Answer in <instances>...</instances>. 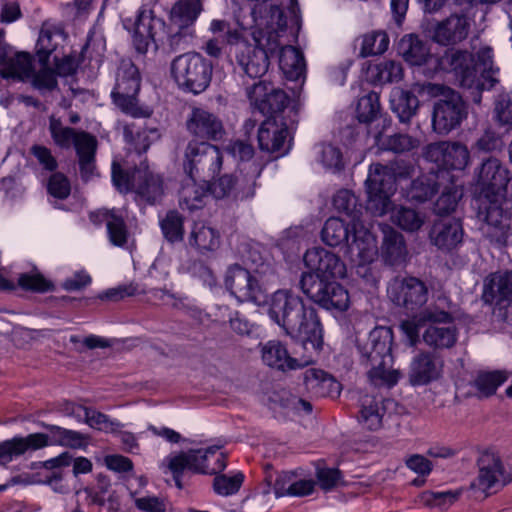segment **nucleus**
I'll list each match as a JSON object with an SVG mask.
<instances>
[{"mask_svg": "<svg viewBox=\"0 0 512 512\" xmlns=\"http://www.w3.org/2000/svg\"><path fill=\"white\" fill-rule=\"evenodd\" d=\"M352 234L351 221L345 222L339 217H330L324 223L321 230L322 241L330 246L337 247L342 244H347Z\"/></svg>", "mask_w": 512, "mask_h": 512, "instance_id": "c9c22d12", "label": "nucleus"}, {"mask_svg": "<svg viewBox=\"0 0 512 512\" xmlns=\"http://www.w3.org/2000/svg\"><path fill=\"white\" fill-rule=\"evenodd\" d=\"M303 261L308 272L314 273L318 279L328 281V279L346 276L345 263L337 254L323 247L308 249L303 256Z\"/></svg>", "mask_w": 512, "mask_h": 512, "instance_id": "6ab92c4d", "label": "nucleus"}, {"mask_svg": "<svg viewBox=\"0 0 512 512\" xmlns=\"http://www.w3.org/2000/svg\"><path fill=\"white\" fill-rule=\"evenodd\" d=\"M429 97H442L434 103L432 127L440 135H446L457 128L467 117V106L456 91L442 84L425 83L421 90Z\"/></svg>", "mask_w": 512, "mask_h": 512, "instance_id": "0eeeda50", "label": "nucleus"}, {"mask_svg": "<svg viewBox=\"0 0 512 512\" xmlns=\"http://www.w3.org/2000/svg\"><path fill=\"white\" fill-rule=\"evenodd\" d=\"M414 166L403 160L387 165L372 164L365 181L367 202L366 209L374 216L386 214L391 205L390 196L396 190V182L411 176Z\"/></svg>", "mask_w": 512, "mask_h": 512, "instance_id": "39448f33", "label": "nucleus"}, {"mask_svg": "<svg viewBox=\"0 0 512 512\" xmlns=\"http://www.w3.org/2000/svg\"><path fill=\"white\" fill-rule=\"evenodd\" d=\"M351 228L352 234L346 244L345 256L357 266L372 263L379 254L376 237L363 222L356 221Z\"/></svg>", "mask_w": 512, "mask_h": 512, "instance_id": "dca6fc26", "label": "nucleus"}, {"mask_svg": "<svg viewBox=\"0 0 512 512\" xmlns=\"http://www.w3.org/2000/svg\"><path fill=\"white\" fill-rule=\"evenodd\" d=\"M392 343V329L384 326L374 328L365 340L358 341L360 363L368 368V379L376 387H392L401 376L399 370L392 368Z\"/></svg>", "mask_w": 512, "mask_h": 512, "instance_id": "7ed1b4c3", "label": "nucleus"}, {"mask_svg": "<svg viewBox=\"0 0 512 512\" xmlns=\"http://www.w3.org/2000/svg\"><path fill=\"white\" fill-rule=\"evenodd\" d=\"M269 315L287 335L300 342L306 354L300 358L291 357L280 341L270 340L261 348L263 362L280 371L296 370L314 362L323 345L321 324L315 309L306 306L299 296L290 291L278 290L272 295Z\"/></svg>", "mask_w": 512, "mask_h": 512, "instance_id": "f257e3e1", "label": "nucleus"}, {"mask_svg": "<svg viewBox=\"0 0 512 512\" xmlns=\"http://www.w3.org/2000/svg\"><path fill=\"white\" fill-rule=\"evenodd\" d=\"M334 208L350 218L351 225L354 222H362L360 209L357 208V198L349 190H340L333 198Z\"/></svg>", "mask_w": 512, "mask_h": 512, "instance_id": "864d4df0", "label": "nucleus"}, {"mask_svg": "<svg viewBox=\"0 0 512 512\" xmlns=\"http://www.w3.org/2000/svg\"><path fill=\"white\" fill-rule=\"evenodd\" d=\"M435 70L454 73L463 88L475 89L482 85L478 79L475 57L467 50L448 49L435 59Z\"/></svg>", "mask_w": 512, "mask_h": 512, "instance_id": "ddd939ff", "label": "nucleus"}, {"mask_svg": "<svg viewBox=\"0 0 512 512\" xmlns=\"http://www.w3.org/2000/svg\"><path fill=\"white\" fill-rule=\"evenodd\" d=\"M370 71L379 84L398 82L403 77L401 63L393 60L383 61L371 68Z\"/></svg>", "mask_w": 512, "mask_h": 512, "instance_id": "4d7b16f0", "label": "nucleus"}, {"mask_svg": "<svg viewBox=\"0 0 512 512\" xmlns=\"http://www.w3.org/2000/svg\"><path fill=\"white\" fill-rule=\"evenodd\" d=\"M389 299L397 306L414 311L428 300L429 290L426 284L416 277L393 279L387 289Z\"/></svg>", "mask_w": 512, "mask_h": 512, "instance_id": "4468645a", "label": "nucleus"}, {"mask_svg": "<svg viewBox=\"0 0 512 512\" xmlns=\"http://www.w3.org/2000/svg\"><path fill=\"white\" fill-rule=\"evenodd\" d=\"M3 78L25 79L32 76V58L28 53L11 51L5 66L0 69Z\"/></svg>", "mask_w": 512, "mask_h": 512, "instance_id": "a19ab883", "label": "nucleus"}, {"mask_svg": "<svg viewBox=\"0 0 512 512\" xmlns=\"http://www.w3.org/2000/svg\"><path fill=\"white\" fill-rule=\"evenodd\" d=\"M160 226L164 237L171 243L179 242L184 237V218L177 211H169L161 220Z\"/></svg>", "mask_w": 512, "mask_h": 512, "instance_id": "6e6d98bb", "label": "nucleus"}, {"mask_svg": "<svg viewBox=\"0 0 512 512\" xmlns=\"http://www.w3.org/2000/svg\"><path fill=\"white\" fill-rule=\"evenodd\" d=\"M49 131L55 145L62 149L70 148L79 133L71 127L63 126L61 120L54 116L49 118Z\"/></svg>", "mask_w": 512, "mask_h": 512, "instance_id": "5fc2aeb1", "label": "nucleus"}, {"mask_svg": "<svg viewBox=\"0 0 512 512\" xmlns=\"http://www.w3.org/2000/svg\"><path fill=\"white\" fill-rule=\"evenodd\" d=\"M243 480L244 475L240 472L233 476L218 475L214 478L213 488L218 495L229 496L238 492Z\"/></svg>", "mask_w": 512, "mask_h": 512, "instance_id": "680f3d73", "label": "nucleus"}, {"mask_svg": "<svg viewBox=\"0 0 512 512\" xmlns=\"http://www.w3.org/2000/svg\"><path fill=\"white\" fill-rule=\"evenodd\" d=\"M140 73L129 58L119 62L116 73V84L111 93L114 103L126 114L133 117L142 116L138 107L137 94L140 90Z\"/></svg>", "mask_w": 512, "mask_h": 512, "instance_id": "9b49d317", "label": "nucleus"}, {"mask_svg": "<svg viewBox=\"0 0 512 512\" xmlns=\"http://www.w3.org/2000/svg\"><path fill=\"white\" fill-rule=\"evenodd\" d=\"M494 104L496 121L500 125L512 128V96L509 93H501L495 99Z\"/></svg>", "mask_w": 512, "mask_h": 512, "instance_id": "0e129e2a", "label": "nucleus"}, {"mask_svg": "<svg viewBox=\"0 0 512 512\" xmlns=\"http://www.w3.org/2000/svg\"><path fill=\"white\" fill-rule=\"evenodd\" d=\"M202 11L200 0H179L170 12L171 23L179 30L191 26Z\"/></svg>", "mask_w": 512, "mask_h": 512, "instance_id": "58836bf2", "label": "nucleus"}, {"mask_svg": "<svg viewBox=\"0 0 512 512\" xmlns=\"http://www.w3.org/2000/svg\"><path fill=\"white\" fill-rule=\"evenodd\" d=\"M17 284L21 289L35 293H46L53 291L55 288L53 282L45 278L37 270H34L31 273L20 274Z\"/></svg>", "mask_w": 512, "mask_h": 512, "instance_id": "13d9d810", "label": "nucleus"}, {"mask_svg": "<svg viewBox=\"0 0 512 512\" xmlns=\"http://www.w3.org/2000/svg\"><path fill=\"white\" fill-rule=\"evenodd\" d=\"M197 181L190 178L182 186L179 193V205L182 209L194 211L204 207L208 192L206 186L198 184Z\"/></svg>", "mask_w": 512, "mask_h": 512, "instance_id": "ea45409f", "label": "nucleus"}, {"mask_svg": "<svg viewBox=\"0 0 512 512\" xmlns=\"http://www.w3.org/2000/svg\"><path fill=\"white\" fill-rule=\"evenodd\" d=\"M234 185L235 177L233 174H225L211 185V193L217 199H234Z\"/></svg>", "mask_w": 512, "mask_h": 512, "instance_id": "774afa93", "label": "nucleus"}, {"mask_svg": "<svg viewBox=\"0 0 512 512\" xmlns=\"http://www.w3.org/2000/svg\"><path fill=\"white\" fill-rule=\"evenodd\" d=\"M288 136V125L278 121L276 117H268L258 130V144L262 151L268 153L285 152V142Z\"/></svg>", "mask_w": 512, "mask_h": 512, "instance_id": "393cba45", "label": "nucleus"}, {"mask_svg": "<svg viewBox=\"0 0 512 512\" xmlns=\"http://www.w3.org/2000/svg\"><path fill=\"white\" fill-rule=\"evenodd\" d=\"M477 61L475 60L477 71L481 69L480 74L478 73V79L483 85L477 86V91L490 90L498 82L496 74L498 68L493 65V50L491 47H481L476 53Z\"/></svg>", "mask_w": 512, "mask_h": 512, "instance_id": "e433bc0d", "label": "nucleus"}, {"mask_svg": "<svg viewBox=\"0 0 512 512\" xmlns=\"http://www.w3.org/2000/svg\"><path fill=\"white\" fill-rule=\"evenodd\" d=\"M383 414L379 400L368 395L362 398L358 420L363 427L371 431L378 430L382 426Z\"/></svg>", "mask_w": 512, "mask_h": 512, "instance_id": "37998d69", "label": "nucleus"}, {"mask_svg": "<svg viewBox=\"0 0 512 512\" xmlns=\"http://www.w3.org/2000/svg\"><path fill=\"white\" fill-rule=\"evenodd\" d=\"M171 74L181 89L199 94L211 82L212 65L198 53H185L172 61Z\"/></svg>", "mask_w": 512, "mask_h": 512, "instance_id": "6e6552de", "label": "nucleus"}, {"mask_svg": "<svg viewBox=\"0 0 512 512\" xmlns=\"http://www.w3.org/2000/svg\"><path fill=\"white\" fill-rule=\"evenodd\" d=\"M246 95L251 105L261 114L276 117L278 121L279 114L284 111L289 102V97L283 90L276 89L270 83L263 81L248 87Z\"/></svg>", "mask_w": 512, "mask_h": 512, "instance_id": "f3484780", "label": "nucleus"}, {"mask_svg": "<svg viewBox=\"0 0 512 512\" xmlns=\"http://www.w3.org/2000/svg\"><path fill=\"white\" fill-rule=\"evenodd\" d=\"M400 52L409 64L423 65L429 62L435 64V57L430 53L428 45L418 36L405 35L399 44Z\"/></svg>", "mask_w": 512, "mask_h": 512, "instance_id": "2f4dec72", "label": "nucleus"}, {"mask_svg": "<svg viewBox=\"0 0 512 512\" xmlns=\"http://www.w3.org/2000/svg\"><path fill=\"white\" fill-rule=\"evenodd\" d=\"M84 411V421L91 428L105 433H114L122 426L120 422L108 415L89 407H81Z\"/></svg>", "mask_w": 512, "mask_h": 512, "instance_id": "603ef678", "label": "nucleus"}, {"mask_svg": "<svg viewBox=\"0 0 512 512\" xmlns=\"http://www.w3.org/2000/svg\"><path fill=\"white\" fill-rule=\"evenodd\" d=\"M156 133L154 129H146L137 126L135 122L127 123L124 126V138L127 144L131 146L136 153H145L150 147L151 140L149 134Z\"/></svg>", "mask_w": 512, "mask_h": 512, "instance_id": "de8ad7c7", "label": "nucleus"}, {"mask_svg": "<svg viewBox=\"0 0 512 512\" xmlns=\"http://www.w3.org/2000/svg\"><path fill=\"white\" fill-rule=\"evenodd\" d=\"M509 171L497 158L483 161L475 183V196H505Z\"/></svg>", "mask_w": 512, "mask_h": 512, "instance_id": "a211bd4d", "label": "nucleus"}, {"mask_svg": "<svg viewBox=\"0 0 512 512\" xmlns=\"http://www.w3.org/2000/svg\"><path fill=\"white\" fill-rule=\"evenodd\" d=\"M478 481L485 489L502 488L512 481V473L507 468L500 456L491 451L483 452L478 458Z\"/></svg>", "mask_w": 512, "mask_h": 512, "instance_id": "412c9836", "label": "nucleus"}, {"mask_svg": "<svg viewBox=\"0 0 512 512\" xmlns=\"http://www.w3.org/2000/svg\"><path fill=\"white\" fill-rule=\"evenodd\" d=\"M390 106L399 120L403 123H407L416 114L419 100L409 91L394 88L390 95Z\"/></svg>", "mask_w": 512, "mask_h": 512, "instance_id": "4c0bfd02", "label": "nucleus"}, {"mask_svg": "<svg viewBox=\"0 0 512 512\" xmlns=\"http://www.w3.org/2000/svg\"><path fill=\"white\" fill-rule=\"evenodd\" d=\"M469 162L470 152L467 146L459 142H449L444 168L462 170L468 166Z\"/></svg>", "mask_w": 512, "mask_h": 512, "instance_id": "bf43d9fd", "label": "nucleus"}, {"mask_svg": "<svg viewBox=\"0 0 512 512\" xmlns=\"http://www.w3.org/2000/svg\"><path fill=\"white\" fill-rule=\"evenodd\" d=\"M133 191L146 203L156 204L164 195L163 178L150 170L147 164L141 163L133 171Z\"/></svg>", "mask_w": 512, "mask_h": 512, "instance_id": "4be33fe9", "label": "nucleus"}, {"mask_svg": "<svg viewBox=\"0 0 512 512\" xmlns=\"http://www.w3.org/2000/svg\"><path fill=\"white\" fill-rule=\"evenodd\" d=\"M464 230L459 219L444 218L434 222L429 237L438 249L449 252L463 241Z\"/></svg>", "mask_w": 512, "mask_h": 512, "instance_id": "5701e85b", "label": "nucleus"}, {"mask_svg": "<svg viewBox=\"0 0 512 512\" xmlns=\"http://www.w3.org/2000/svg\"><path fill=\"white\" fill-rule=\"evenodd\" d=\"M73 146L76 150L78 159L86 157L95 158L97 140L93 135L85 131H79Z\"/></svg>", "mask_w": 512, "mask_h": 512, "instance_id": "338daca9", "label": "nucleus"}, {"mask_svg": "<svg viewBox=\"0 0 512 512\" xmlns=\"http://www.w3.org/2000/svg\"><path fill=\"white\" fill-rule=\"evenodd\" d=\"M470 29V21L466 15L453 14L438 23L433 39L442 45H453L465 40Z\"/></svg>", "mask_w": 512, "mask_h": 512, "instance_id": "bb28decb", "label": "nucleus"}, {"mask_svg": "<svg viewBox=\"0 0 512 512\" xmlns=\"http://www.w3.org/2000/svg\"><path fill=\"white\" fill-rule=\"evenodd\" d=\"M380 111L379 96L370 92L358 100L356 107L357 119L363 123L372 122Z\"/></svg>", "mask_w": 512, "mask_h": 512, "instance_id": "052dcab7", "label": "nucleus"}, {"mask_svg": "<svg viewBox=\"0 0 512 512\" xmlns=\"http://www.w3.org/2000/svg\"><path fill=\"white\" fill-rule=\"evenodd\" d=\"M189 244L201 253L215 251L220 246V234L203 222H195L189 234Z\"/></svg>", "mask_w": 512, "mask_h": 512, "instance_id": "72a5a7b5", "label": "nucleus"}, {"mask_svg": "<svg viewBox=\"0 0 512 512\" xmlns=\"http://www.w3.org/2000/svg\"><path fill=\"white\" fill-rule=\"evenodd\" d=\"M507 377L500 371L481 372L473 381L478 397H489L506 381Z\"/></svg>", "mask_w": 512, "mask_h": 512, "instance_id": "8fccbe9b", "label": "nucleus"}, {"mask_svg": "<svg viewBox=\"0 0 512 512\" xmlns=\"http://www.w3.org/2000/svg\"><path fill=\"white\" fill-rule=\"evenodd\" d=\"M60 27L44 22L37 41V54L41 61H47L50 54L56 49L57 43L54 38L61 36Z\"/></svg>", "mask_w": 512, "mask_h": 512, "instance_id": "3c124183", "label": "nucleus"}, {"mask_svg": "<svg viewBox=\"0 0 512 512\" xmlns=\"http://www.w3.org/2000/svg\"><path fill=\"white\" fill-rule=\"evenodd\" d=\"M46 446H48V437L44 433H33L26 437H14L3 441L0 443V465H7L14 457Z\"/></svg>", "mask_w": 512, "mask_h": 512, "instance_id": "a878e982", "label": "nucleus"}, {"mask_svg": "<svg viewBox=\"0 0 512 512\" xmlns=\"http://www.w3.org/2000/svg\"><path fill=\"white\" fill-rule=\"evenodd\" d=\"M482 300L488 305H508L512 301V271L490 274L484 281Z\"/></svg>", "mask_w": 512, "mask_h": 512, "instance_id": "b1692460", "label": "nucleus"}, {"mask_svg": "<svg viewBox=\"0 0 512 512\" xmlns=\"http://www.w3.org/2000/svg\"><path fill=\"white\" fill-rule=\"evenodd\" d=\"M47 192L54 198L64 200L71 192L69 179L61 172H53L47 180Z\"/></svg>", "mask_w": 512, "mask_h": 512, "instance_id": "e2e57ef3", "label": "nucleus"}, {"mask_svg": "<svg viewBox=\"0 0 512 512\" xmlns=\"http://www.w3.org/2000/svg\"><path fill=\"white\" fill-rule=\"evenodd\" d=\"M219 446L206 449H191L164 458V473H171L177 488L182 489V476L185 471L195 474H216L226 468V455Z\"/></svg>", "mask_w": 512, "mask_h": 512, "instance_id": "423d86ee", "label": "nucleus"}, {"mask_svg": "<svg viewBox=\"0 0 512 512\" xmlns=\"http://www.w3.org/2000/svg\"><path fill=\"white\" fill-rule=\"evenodd\" d=\"M437 376L438 370L432 354L422 352L411 362L409 378L413 385L427 384Z\"/></svg>", "mask_w": 512, "mask_h": 512, "instance_id": "f704fd0d", "label": "nucleus"}, {"mask_svg": "<svg viewBox=\"0 0 512 512\" xmlns=\"http://www.w3.org/2000/svg\"><path fill=\"white\" fill-rule=\"evenodd\" d=\"M300 287L307 297L327 310L345 311L349 307V293L337 282L324 281L314 273L303 272Z\"/></svg>", "mask_w": 512, "mask_h": 512, "instance_id": "f8f14e48", "label": "nucleus"}, {"mask_svg": "<svg viewBox=\"0 0 512 512\" xmlns=\"http://www.w3.org/2000/svg\"><path fill=\"white\" fill-rule=\"evenodd\" d=\"M360 42L359 56L366 58L384 53L389 46V38L385 32L373 31L359 37Z\"/></svg>", "mask_w": 512, "mask_h": 512, "instance_id": "49530a36", "label": "nucleus"}, {"mask_svg": "<svg viewBox=\"0 0 512 512\" xmlns=\"http://www.w3.org/2000/svg\"><path fill=\"white\" fill-rule=\"evenodd\" d=\"M505 196H475L481 229L491 240L502 242L510 229L511 213L504 208Z\"/></svg>", "mask_w": 512, "mask_h": 512, "instance_id": "9d476101", "label": "nucleus"}, {"mask_svg": "<svg viewBox=\"0 0 512 512\" xmlns=\"http://www.w3.org/2000/svg\"><path fill=\"white\" fill-rule=\"evenodd\" d=\"M278 52L279 67L288 80H299L306 71L305 59L302 52L291 46L280 44Z\"/></svg>", "mask_w": 512, "mask_h": 512, "instance_id": "7c9ffc66", "label": "nucleus"}, {"mask_svg": "<svg viewBox=\"0 0 512 512\" xmlns=\"http://www.w3.org/2000/svg\"><path fill=\"white\" fill-rule=\"evenodd\" d=\"M105 222L108 238L114 246L124 247L127 244L129 232L123 215L116 209H102L91 215Z\"/></svg>", "mask_w": 512, "mask_h": 512, "instance_id": "c85d7f7f", "label": "nucleus"}, {"mask_svg": "<svg viewBox=\"0 0 512 512\" xmlns=\"http://www.w3.org/2000/svg\"><path fill=\"white\" fill-rule=\"evenodd\" d=\"M220 149L206 141L191 140L185 149L183 168L189 178L208 182L222 167Z\"/></svg>", "mask_w": 512, "mask_h": 512, "instance_id": "1a4fd4ad", "label": "nucleus"}, {"mask_svg": "<svg viewBox=\"0 0 512 512\" xmlns=\"http://www.w3.org/2000/svg\"><path fill=\"white\" fill-rule=\"evenodd\" d=\"M261 167L255 163L239 164L235 177L234 200L252 197L255 190V180L260 175Z\"/></svg>", "mask_w": 512, "mask_h": 512, "instance_id": "473e14b6", "label": "nucleus"}, {"mask_svg": "<svg viewBox=\"0 0 512 512\" xmlns=\"http://www.w3.org/2000/svg\"><path fill=\"white\" fill-rule=\"evenodd\" d=\"M380 256L384 263L390 266L403 263L407 256L403 235L390 227L384 229Z\"/></svg>", "mask_w": 512, "mask_h": 512, "instance_id": "c756f323", "label": "nucleus"}, {"mask_svg": "<svg viewBox=\"0 0 512 512\" xmlns=\"http://www.w3.org/2000/svg\"><path fill=\"white\" fill-rule=\"evenodd\" d=\"M225 287L239 302H252L260 304L265 301V291L255 277L245 268L233 265L228 268Z\"/></svg>", "mask_w": 512, "mask_h": 512, "instance_id": "2eb2a0df", "label": "nucleus"}, {"mask_svg": "<svg viewBox=\"0 0 512 512\" xmlns=\"http://www.w3.org/2000/svg\"><path fill=\"white\" fill-rule=\"evenodd\" d=\"M153 19L146 13L140 11L135 21L134 32L132 35L133 46L138 54L144 55L151 41L154 40L152 33Z\"/></svg>", "mask_w": 512, "mask_h": 512, "instance_id": "79ce46f5", "label": "nucleus"}, {"mask_svg": "<svg viewBox=\"0 0 512 512\" xmlns=\"http://www.w3.org/2000/svg\"><path fill=\"white\" fill-rule=\"evenodd\" d=\"M391 220L395 225L408 232L419 230L425 221L424 216L416 210L403 206L393 209Z\"/></svg>", "mask_w": 512, "mask_h": 512, "instance_id": "09e8293b", "label": "nucleus"}, {"mask_svg": "<svg viewBox=\"0 0 512 512\" xmlns=\"http://www.w3.org/2000/svg\"><path fill=\"white\" fill-rule=\"evenodd\" d=\"M375 144L380 150L404 153L416 148L418 140L407 134L398 133L391 136H383L382 133H378L375 136Z\"/></svg>", "mask_w": 512, "mask_h": 512, "instance_id": "a18cd8bd", "label": "nucleus"}, {"mask_svg": "<svg viewBox=\"0 0 512 512\" xmlns=\"http://www.w3.org/2000/svg\"><path fill=\"white\" fill-rule=\"evenodd\" d=\"M304 385L314 397H337L341 391L340 383L321 369L310 368L303 374Z\"/></svg>", "mask_w": 512, "mask_h": 512, "instance_id": "cd10ccee", "label": "nucleus"}, {"mask_svg": "<svg viewBox=\"0 0 512 512\" xmlns=\"http://www.w3.org/2000/svg\"><path fill=\"white\" fill-rule=\"evenodd\" d=\"M186 129L193 140L218 141L224 134L225 129L221 119L214 113L200 107H193L186 118Z\"/></svg>", "mask_w": 512, "mask_h": 512, "instance_id": "aec40b11", "label": "nucleus"}, {"mask_svg": "<svg viewBox=\"0 0 512 512\" xmlns=\"http://www.w3.org/2000/svg\"><path fill=\"white\" fill-rule=\"evenodd\" d=\"M437 176L435 174H424L414 179L407 190V197L416 202L430 200L438 192Z\"/></svg>", "mask_w": 512, "mask_h": 512, "instance_id": "c03bdc74", "label": "nucleus"}, {"mask_svg": "<svg viewBox=\"0 0 512 512\" xmlns=\"http://www.w3.org/2000/svg\"><path fill=\"white\" fill-rule=\"evenodd\" d=\"M287 20L280 6L271 5L270 21L266 31L255 36L256 45L243 43L236 53V61L250 78L262 77L268 70L269 58L280 46V34L284 33Z\"/></svg>", "mask_w": 512, "mask_h": 512, "instance_id": "f03ea898", "label": "nucleus"}, {"mask_svg": "<svg viewBox=\"0 0 512 512\" xmlns=\"http://www.w3.org/2000/svg\"><path fill=\"white\" fill-rule=\"evenodd\" d=\"M29 151L43 171L53 173L57 170L58 161L50 148L44 145L34 144L30 147Z\"/></svg>", "mask_w": 512, "mask_h": 512, "instance_id": "69168bd1", "label": "nucleus"}, {"mask_svg": "<svg viewBox=\"0 0 512 512\" xmlns=\"http://www.w3.org/2000/svg\"><path fill=\"white\" fill-rule=\"evenodd\" d=\"M423 341L434 349L451 348L457 341V329L453 317L444 310L427 308L413 317L403 320L400 328L411 346L419 342L420 330L424 327Z\"/></svg>", "mask_w": 512, "mask_h": 512, "instance_id": "20e7f679", "label": "nucleus"}]
</instances>
